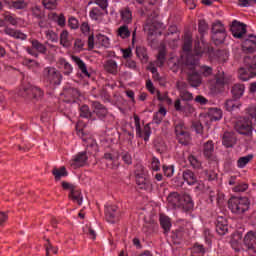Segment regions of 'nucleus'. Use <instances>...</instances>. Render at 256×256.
<instances>
[{
	"instance_id": "obj_1",
	"label": "nucleus",
	"mask_w": 256,
	"mask_h": 256,
	"mask_svg": "<svg viewBox=\"0 0 256 256\" xmlns=\"http://www.w3.org/2000/svg\"><path fill=\"white\" fill-rule=\"evenodd\" d=\"M199 65V59L194 55H187L183 62L182 69L187 75V82L190 87H199L201 85V74L197 72L196 68Z\"/></svg>"
},
{
	"instance_id": "obj_2",
	"label": "nucleus",
	"mask_w": 256,
	"mask_h": 256,
	"mask_svg": "<svg viewBox=\"0 0 256 256\" xmlns=\"http://www.w3.org/2000/svg\"><path fill=\"white\" fill-rule=\"evenodd\" d=\"M136 185L142 191H153V184L151 180L145 175V168L141 164L136 165L135 170Z\"/></svg>"
},
{
	"instance_id": "obj_3",
	"label": "nucleus",
	"mask_w": 256,
	"mask_h": 256,
	"mask_svg": "<svg viewBox=\"0 0 256 256\" xmlns=\"http://www.w3.org/2000/svg\"><path fill=\"white\" fill-rule=\"evenodd\" d=\"M228 208L236 215H241L245 211H249V198L232 197L228 201Z\"/></svg>"
},
{
	"instance_id": "obj_4",
	"label": "nucleus",
	"mask_w": 256,
	"mask_h": 256,
	"mask_svg": "<svg viewBox=\"0 0 256 256\" xmlns=\"http://www.w3.org/2000/svg\"><path fill=\"white\" fill-rule=\"evenodd\" d=\"M159 14L157 12H153L146 20L144 25V31L147 33L148 37H153L155 33H157L158 29L163 27V23L157 20Z\"/></svg>"
},
{
	"instance_id": "obj_5",
	"label": "nucleus",
	"mask_w": 256,
	"mask_h": 256,
	"mask_svg": "<svg viewBox=\"0 0 256 256\" xmlns=\"http://www.w3.org/2000/svg\"><path fill=\"white\" fill-rule=\"evenodd\" d=\"M43 79L49 85H61V81L63 80V75L54 67H46L43 70Z\"/></svg>"
},
{
	"instance_id": "obj_6",
	"label": "nucleus",
	"mask_w": 256,
	"mask_h": 256,
	"mask_svg": "<svg viewBox=\"0 0 256 256\" xmlns=\"http://www.w3.org/2000/svg\"><path fill=\"white\" fill-rule=\"evenodd\" d=\"M235 129L240 135L251 137L253 135V122L248 117L241 118L236 122Z\"/></svg>"
},
{
	"instance_id": "obj_7",
	"label": "nucleus",
	"mask_w": 256,
	"mask_h": 256,
	"mask_svg": "<svg viewBox=\"0 0 256 256\" xmlns=\"http://www.w3.org/2000/svg\"><path fill=\"white\" fill-rule=\"evenodd\" d=\"M19 95L21 97H25L26 99H30V101H41L43 99V92L40 88L37 87H29L20 89Z\"/></svg>"
},
{
	"instance_id": "obj_8",
	"label": "nucleus",
	"mask_w": 256,
	"mask_h": 256,
	"mask_svg": "<svg viewBox=\"0 0 256 256\" xmlns=\"http://www.w3.org/2000/svg\"><path fill=\"white\" fill-rule=\"evenodd\" d=\"M134 123L136 127V135L137 137L143 138L144 141H149V137H151V126L150 124H146L144 126L143 131H141V118L137 115H134Z\"/></svg>"
},
{
	"instance_id": "obj_9",
	"label": "nucleus",
	"mask_w": 256,
	"mask_h": 256,
	"mask_svg": "<svg viewBox=\"0 0 256 256\" xmlns=\"http://www.w3.org/2000/svg\"><path fill=\"white\" fill-rule=\"evenodd\" d=\"M230 31L236 39H241L247 33V25L234 20L230 26Z\"/></svg>"
},
{
	"instance_id": "obj_10",
	"label": "nucleus",
	"mask_w": 256,
	"mask_h": 256,
	"mask_svg": "<svg viewBox=\"0 0 256 256\" xmlns=\"http://www.w3.org/2000/svg\"><path fill=\"white\" fill-rule=\"evenodd\" d=\"M32 48L27 47L26 51L29 53V55H32L33 57H39L38 53H41L42 55L47 54V47L43 45V43L39 42V40H32ZM35 49V50H34ZM37 51V52H35Z\"/></svg>"
},
{
	"instance_id": "obj_11",
	"label": "nucleus",
	"mask_w": 256,
	"mask_h": 256,
	"mask_svg": "<svg viewBox=\"0 0 256 256\" xmlns=\"http://www.w3.org/2000/svg\"><path fill=\"white\" fill-rule=\"evenodd\" d=\"M92 108H93V113L97 115L98 119L103 120L109 114V110H107V107H105V105L101 104V102L99 101H93Z\"/></svg>"
},
{
	"instance_id": "obj_12",
	"label": "nucleus",
	"mask_w": 256,
	"mask_h": 256,
	"mask_svg": "<svg viewBox=\"0 0 256 256\" xmlns=\"http://www.w3.org/2000/svg\"><path fill=\"white\" fill-rule=\"evenodd\" d=\"M243 51L246 53H255L256 51V36L253 34L248 35V38L245 39L242 43Z\"/></svg>"
},
{
	"instance_id": "obj_13",
	"label": "nucleus",
	"mask_w": 256,
	"mask_h": 256,
	"mask_svg": "<svg viewBox=\"0 0 256 256\" xmlns=\"http://www.w3.org/2000/svg\"><path fill=\"white\" fill-rule=\"evenodd\" d=\"M244 245L249 249V251H253L256 253V232L249 231L244 237Z\"/></svg>"
},
{
	"instance_id": "obj_14",
	"label": "nucleus",
	"mask_w": 256,
	"mask_h": 256,
	"mask_svg": "<svg viewBox=\"0 0 256 256\" xmlns=\"http://www.w3.org/2000/svg\"><path fill=\"white\" fill-rule=\"evenodd\" d=\"M229 231V224L227 222V218L223 216H218L216 221V232L218 235H225Z\"/></svg>"
},
{
	"instance_id": "obj_15",
	"label": "nucleus",
	"mask_w": 256,
	"mask_h": 256,
	"mask_svg": "<svg viewBox=\"0 0 256 256\" xmlns=\"http://www.w3.org/2000/svg\"><path fill=\"white\" fill-rule=\"evenodd\" d=\"M179 209H182V211H191L193 209V200L191 199V196L189 194H184L180 196V206Z\"/></svg>"
},
{
	"instance_id": "obj_16",
	"label": "nucleus",
	"mask_w": 256,
	"mask_h": 256,
	"mask_svg": "<svg viewBox=\"0 0 256 256\" xmlns=\"http://www.w3.org/2000/svg\"><path fill=\"white\" fill-rule=\"evenodd\" d=\"M216 85L219 87H223L225 85H229L231 83V77L227 76L223 70H218L215 74Z\"/></svg>"
},
{
	"instance_id": "obj_17",
	"label": "nucleus",
	"mask_w": 256,
	"mask_h": 256,
	"mask_svg": "<svg viewBox=\"0 0 256 256\" xmlns=\"http://www.w3.org/2000/svg\"><path fill=\"white\" fill-rule=\"evenodd\" d=\"M120 17L125 25L133 23V11L128 6L120 10Z\"/></svg>"
},
{
	"instance_id": "obj_18",
	"label": "nucleus",
	"mask_w": 256,
	"mask_h": 256,
	"mask_svg": "<svg viewBox=\"0 0 256 256\" xmlns=\"http://www.w3.org/2000/svg\"><path fill=\"white\" fill-rule=\"evenodd\" d=\"M168 204L172 209H179L180 207V201H181V195L177 192H172L167 197Z\"/></svg>"
},
{
	"instance_id": "obj_19",
	"label": "nucleus",
	"mask_w": 256,
	"mask_h": 256,
	"mask_svg": "<svg viewBox=\"0 0 256 256\" xmlns=\"http://www.w3.org/2000/svg\"><path fill=\"white\" fill-rule=\"evenodd\" d=\"M232 97L234 99H241L245 93V85L241 83H236L231 88Z\"/></svg>"
},
{
	"instance_id": "obj_20",
	"label": "nucleus",
	"mask_w": 256,
	"mask_h": 256,
	"mask_svg": "<svg viewBox=\"0 0 256 256\" xmlns=\"http://www.w3.org/2000/svg\"><path fill=\"white\" fill-rule=\"evenodd\" d=\"M237 143V138L233 132H225L222 138V144L224 147H233Z\"/></svg>"
},
{
	"instance_id": "obj_21",
	"label": "nucleus",
	"mask_w": 256,
	"mask_h": 256,
	"mask_svg": "<svg viewBox=\"0 0 256 256\" xmlns=\"http://www.w3.org/2000/svg\"><path fill=\"white\" fill-rule=\"evenodd\" d=\"M213 151H215V146L213 145V141L209 140L204 144L203 154L206 159L210 161H215V156H213Z\"/></svg>"
},
{
	"instance_id": "obj_22",
	"label": "nucleus",
	"mask_w": 256,
	"mask_h": 256,
	"mask_svg": "<svg viewBox=\"0 0 256 256\" xmlns=\"http://www.w3.org/2000/svg\"><path fill=\"white\" fill-rule=\"evenodd\" d=\"M117 206H107L106 207V221L108 223H115L117 221Z\"/></svg>"
},
{
	"instance_id": "obj_23",
	"label": "nucleus",
	"mask_w": 256,
	"mask_h": 256,
	"mask_svg": "<svg viewBox=\"0 0 256 256\" xmlns=\"http://www.w3.org/2000/svg\"><path fill=\"white\" fill-rule=\"evenodd\" d=\"M87 152H79L73 159L71 166L73 167H83L87 163Z\"/></svg>"
},
{
	"instance_id": "obj_24",
	"label": "nucleus",
	"mask_w": 256,
	"mask_h": 256,
	"mask_svg": "<svg viewBox=\"0 0 256 256\" xmlns=\"http://www.w3.org/2000/svg\"><path fill=\"white\" fill-rule=\"evenodd\" d=\"M226 111H235L241 107V102L238 99H235L233 96L230 99H227L224 103Z\"/></svg>"
},
{
	"instance_id": "obj_25",
	"label": "nucleus",
	"mask_w": 256,
	"mask_h": 256,
	"mask_svg": "<svg viewBox=\"0 0 256 256\" xmlns=\"http://www.w3.org/2000/svg\"><path fill=\"white\" fill-rule=\"evenodd\" d=\"M52 175L54 176L55 181H61V177H67L69 172H67V168H65V166L60 168L54 167L52 169Z\"/></svg>"
},
{
	"instance_id": "obj_26",
	"label": "nucleus",
	"mask_w": 256,
	"mask_h": 256,
	"mask_svg": "<svg viewBox=\"0 0 256 256\" xmlns=\"http://www.w3.org/2000/svg\"><path fill=\"white\" fill-rule=\"evenodd\" d=\"M72 61L76 63L83 75H85L86 77H91V74H89V71H87V65L85 64V62H83V60H81L80 57L72 56Z\"/></svg>"
},
{
	"instance_id": "obj_27",
	"label": "nucleus",
	"mask_w": 256,
	"mask_h": 256,
	"mask_svg": "<svg viewBox=\"0 0 256 256\" xmlns=\"http://www.w3.org/2000/svg\"><path fill=\"white\" fill-rule=\"evenodd\" d=\"M182 177L188 185H195L197 183V175L191 170H185L182 174Z\"/></svg>"
},
{
	"instance_id": "obj_28",
	"label": "nucleus",
	"mask_w": 256,
	"mask_h": 256,
	"mask_svg": "<svg viewBox=\"0 0 256 256\" xmlns=\"http://www.w3.org/2000/svg\"><path fill=\"white\" fill-rule=\"evenodd\" d=\"M181 99H177L174 103V109L176 111H188L189 113H193V106H191V104L189 103H181Z\"/></svg>"
},
{
	"instance_id": "obj_29",
	"label": "nucleus",
	"mask_w": 256,
	"mask_h": 256,
	"mask_svg": "<svg viewBox=\"0 0 256 256\" xmlns=\"http://www.w3.org/2000/svg\"><path fill=\"white\" fill-rule=\"evenodd\" d=\"M68 197L72 201H76L78 205H83V194H81V190L74 188L72 192L69 193Z\"/></svg>"
},
{
	"instance_id": "obj_30",
	"label": "nucleus",
	"mask_w": 256,
	"mask_h": 256,
	"mask_svg": "<svg viewBox=\"0 0 256 256\" xmlns=\"http://www.w3.org/2000/svg\"><path fill=\"white\" fill-rule=\"evenodd\" d=\"M160 225L164 230V233H169L171 231V218L163 214L160 215Z\"/></svg>"
},
{
	"instance_id": "obj_31",
	"label": "nucleus",
	"mask_w": 256,
	"mask_h": 256,
	"mask_svg": "<svg viewBox=\"0 0 256 256\" xmlns=\"http://www.w3.org/2000/svg\"><path fill=\"white\" fill-rule=\"evenodd\" d=\"M136 55L143 63H147L149 61V55H147V48L143 46L136 47Z\"/></svg>"
},
{
	"instance_id": "obj_32",
	"label": "nucleus",
	"mask_w": 256,
	"mask_h": 256,
	"mask_svg": "<svg viewBox=\"0 0 256 256\" xmlns=\"http://www.w3.org/2000/svg\"><path fill=\"white\" fill-rule=\"evenodd\" d=\"M226 37L227 32H216L212 34V41L215 45H222V43H225Z\"/></svg>"
},
{
	"instance_id": "obj_33",
	"label": "nucleus",
	"mask_w": 256,
	"mask_h": 256,
	"mask_svg": "<svg viewBox=\"0 0 256 256\" xmlns=\"http://www.w3.org/2000/svg\"><path fill=\"white\" fill-rule=\"evenodd\" d=\"M165 115H167V109H165V107H160L159 111L153 116L154 123H156V125H161Z\"/></svg>"
},
{
	"instance_id": "obj_34",
	"label": "nucleus",
	"mask_w": 256,
	"mask_h": 256,
	"mask_svg": "<svg viewBox=\"0 0 256 256\" xmlns=\"http://www.w3.org/2000/svg\"><path fill=\"white\" fill-rule=\"evenodd\" d=\"M65 97L68 99H77L81 94L77 88L68 87L64 89Z\"/></svg>"
},
{
	"instance_id": "obj_35",
	"label": "nucleus",
	"mask_w": 256,
	"mask_h": 256,
	"mask_svg": "<svg viewBox=\"0 0 256 256\" xmlns=\"http://www.w3.org/2000/svg\"><path fill=\"white\" fill-rule=\"evenodd\" d=\"M209 115L210 121H220V119L223 117V111H221L219 108H211Z\"/></svg>"
},
{
	"instance_id": "obj_36",
	"label": "nucleus",
	"mask_w": 256,
	"mask_h": 256,
	"mask_svg": "<svg viewBox=\"0 0 256 256\" xmlns=\"http://www.w3.org/2000/svg\"><path fill=\"white\" fill-rule=\"evenodd\" d=\"M253 161V155L248 154L247 156L240 157L237 161V167L239 169H243L248 163H251Z\"/></svg>"
},
{
	"instance_id": "obj_37",
	"label": "nucleus",
	"mask_w": 256,
	"mask_h": 256,
	"mask_svg": "<svg viewBox=\"0 0 256 256\" xmlns=\"http://www.w3.org/2000/svg\"><path fill=\"white\" fill-rule=\"evenodd\" d=\"M118 36L122 39H129V37H131V31H129V26H127V24L118 28Z\"/></svg>"
},
{
	"instance_id": "obj_38",
	"label": "nucleus",
	"mask_w": 256,
	"mask_h": 256,
	"mask_svg": "<svg viewBox=\"0 0 256 256\" xmlns=\"http://www.w3.org/2000/svg\"><path fill=\"white\" fill-rule=\"evenodd\" d=\"M104 69L108 73L115 75L117 73V62H115V60H108L104 65Z\"/></svg>"
},
{
	"instance_id": "obj_39",
	"label": "nucleus",
	"mask_w": 256,
	"mask_h": 256,
	"mask_svg": "<svg viewBox=\"0 0 256 256\" xmlns=\"http://www.w3.org/2000/svg\"><path fill=\"white\" fill-rule=\"evenodd\" d=\"M44 248H45V254L53 253L54 255H57L59 253V248L57 246H53V244H51V240L49 239H46Z\"/></svg>"
},
{
	"instance_id": "obj_40",
	"label": "nucleus",
	"mask_w": 256,
	"mask_h": 256,
	"mask_svg": "<svg viewBox=\"0 0 256 256\" xmlns=\"http://www.w3.org/2000/svg\"><path fill=\"white\" fill-rule=\"evenodd\" d=\"M60 45H62V47H71V41L69 40V32L67 30H64L60 34Z\"/></svg>"
},
{
	"instance_id": "obj_41",
	"label": "nucleus",
	"mask_w": 256,
	"mask_h": 256,
	"mask_svg": "<svg viewBox=\"0 0 256 256\" xmlns=\"http://www.w3.org/2000/svg\"><path fill=\"white\" fill-rule=\"evenodd\" d=\"M176 139H178V142L181 145H187L191 141V134H189V132L186 131L183 132L182 134H178V136H176Z\"/></svg>"
},
{
	"instance_id": "obj_42",
	"label": "nucleus",
	"mask_w": 256,
	"mask_h": 256,
	"mask_svg": "<svg viewBox=\"0 0 256 256\" xmlns=\"http://www.w3.org/2000/svg\"><path fill=\"white\" fill-rule=\"evenodd\" d=\"M80 117L82 119H91L93 117V112L89 109V106L83 105L80 107Z\"/></svg>"
},
{
	"instance_id": "obj_43",
	"label": "nucleus",
	"mask_w": 256,
	"mask_h": 256,
	"mask_svg": "<svg viewBox=\"0 0 256 256\" xmlns=\"http://www.w3.org/2000/svg\"><path fill=\"white\" fill-rule=\"evenodd\" d=\"M180 100L183 103H189L190 101H193V93L189 92V90H182L180 92Z\"/></svg>"
},
{
	"instance_id": "obj_44",
	"label": "nucleus",
	"mask_w": 256,
	"mask_h": 256,
	"mask_svg": "<svg viewBox=\"0 0 256 256\" xmlns=\"http://www.w3.org/2000/svg\"><path fill=\"white\" fill-rule=\"evenodd\" d=\"M198 31H199L201 37H203L205 35V33H207L209 31V24H207V21H205V20L199 21Z\"/></svg>"
},
{
	"instance_id": "obj_45",
	"label": "nucleus",
	"mask_w": 256,
	"mask_h": 256,
	"mask_svg": "<svg viewBox=\"0 0 256 256\" xmlns=\"http://www.w3.org/2000/svg\"><path fill=\"white\" fill-rule=\"evenodd\" d=\"M212 34L214 33H226L225 26L221 23V21H217L212 24Z\"/></svg>"
},
{
	"instance_id": "obj_46",
	"label": "nucleus",
	"mask_w": 256,
	"mask_h": 256,
	"mask_svg": "<svg viewBox=\"0 0 256 256\" xmlns=\"http://www.w3.org/2000/svg\"><path fill=\"white\" fill-rule=\"evenodd\" d=\"M193 49V39L191 36L186 35L184 38L183 51L189 52Z\"/></svg>"
},
{
	"instance_id": "obj_47",
	"label": "nucleus",
	"mask_w": 256,
	"mask_h": 256,
	"mask_svg": "<svg viewBox=\"0 0 256 256\" xmlns=\"http://www.w3.org/2000/svg\"><path fill=\"white\" fill-rule=\"evenodd\" d=\"M166 55H167V52H165V49L159 50L158 56H157L158 63H159L158 67H163V65H165Z\"/></svg>"
},
{
	"instance_id": "obj_48",
	"label": "nucleus",
	"mask_w": 256,
	"mask_h": 256,
	"mask_svg": "<svg viewBox=\"0 0 256 256\" xmlns=\"http://www.w3.org/2000/svg\"><path fill=\"white\" fill-rule=\"evenodd\" d=\"M53 19L56 21L59 27H65L66 19L64 14H53Z\"/></svg>"
},
{
	"instance_id": "obj_49",
	"label": "nucleus",
	"mask_w": 256,
	"mask_h": 256,
	"mask_svg": "<svg viewBox=\"0 0 256 256\" xmlns=\"http://www.w3.org/2000/svg\"><path fill=\"white\" fill-rule=\"evenodd\" d=\"M97 41L102 47H105L106 49L109 48V38L107 36H103L101 34L97 35Z\"/></svg>"
},
{
	"instance_id": "obj_50",
	"label": "nucleus",
	"mask_w": 256,
	"mask_h": 256,
	"mask_svg": "<svg viewBox=\"0 0 256 256\" xmlns=\"http://www.w3.org/2000/svg\"><path fill=\"white\" fill-rule=\"evenodd\" d=\"M101 15H103V12H101V9L97 7L92 8V10L90 11V17L91 19H94V21H97V19H99Z\"/></svg>"
},
{
	"instance_id": "obj_51",
	"label": "nucleus",
	"mask_w": 256,
	"mask_h": 256,
	"mask_svg": "<svg viewBox=\"0 0 256 256\" xmlns=\"http://www.w3.org/2000/svg\"><path fill=\"white\" fill-rule=\"evenodd\" d=\"M203 53H205V50H203V48H201V46L198 42L194 46V54H187V55H193L195 57V59H199L197 57L203 55Z\"/></svg>"
},
{
	"instance_id": "obj_52",
	"label": "nucleus",
	"mask_w": 256,
	"mask_h": 256,
	"mask_svg": "<svg viewBox=\"0 0 256 256\" xmlns=\"http://www.w3.org/2000/svg\"><path fill=\"white\" fill-rule=\"evenodd\" d=\"M12 7L14 9H26L27 2L25 0L12 1Z\"/></svg>"
},
{
	"instance_id": "obj_53",
	"label": "nucleus",
	"mask_w": 256,
	"mask_h": 256,
	"mask_svg": "<svg viewBox=\"0 0 256 256\" xmlns=\"http://www.w3.org/2000/svg\"><path fill=\"white\" fill-rule=\"evenodd\" d=\"M192 129L198 134L203 135V124L199 121L192 122Z\"/></svg>"
},
{
	"instance_id": "obj_54",
	"label": "nucleus",
	"mask_w": 256,
	"mask_h": 256,
	"mask_svg": "<svg viewBox=\"0 0 256 256\" xmlns=\"http://www.w3.org/2000/svg\"><path fill=\"white\" fill-rule=\"evenodd\" d=\"M45 9H55L57 7V0H43Z\"/></svg>"
},
{
	"instance_id": "obj_55",
	"label": "nucleus",
	"mask_w": 256,
	"mask_h": 256,
	"mask_svg": "<svg viewBox=\"0 0 256 256\" xmlns=\"http://www.w3.org/2000/svg\"><path fill=\"white\" fill-rule=\"evenodd\" d=\"M68 25L71 29H79V20L72 16L68 20Z\"/></svg>"
},
{
	"instance_id": "obj_56",
	"label": "nucleus",
	"mask_w": 256,
	"mask_h": 256,
	"mask_svg": "<svg viewBox=\"0 0 256 256\" xmlns=\"http://www.w3.org/2000/svg\"><path fill=\"white\" fill-rule=\"evenodd\" d=\"M164 175L166 177H173V173H175L174 166H163Z\"/></svg>"
},
{
	"instance_id": "obj_57",
	"label": "nucleus",
	"mask_w": 256,
	"mask_h": 256,
	"mask_svg": "<svg viewBox=\"0 0 256 256\" xmlns=\"http://www.w3.org/2000/svg\"><path fill=\"white\" fill-rule=\"evenodd\" d=\"M121 157L126 165H131V163H133V158L131 157V154H129V152H122Z\"/></svg>"
},
{
	"instance_id": "obj_58",
	"label": "nucleus",
	"mask_w": 256,
	"mask_h": 256,
	"mask_svg": "<svg viewBox=\"0 0 256 256\" xmlns=\"http://www.w3.org/2000/svg\"><path fill=\"white\" fill-rule=\"evenodd\" d=\"M185 132H186V131H185V123L180 122V123H178V124L175 126L176 137H177L178 135H181V134L185 133Z\"/></svg>"
},
{
	"instance_id": "obj_59",
	"label": "nucleus",
	"mask_w": 256,
	"mask_h": 256,
	"mask_svg": "<svg viewBox=\"0 0 256 256\" xmlns=\"http://www.w3.org/2000/svg\"><path fill=\"white\" fill-rule=\"evenodd\" d=\"M189 162L194 169L201 168V162H199V160H197V158H195V156H189Z\"/></svg>"
},
{
	"instance_id": "obj_60",
	"label": "nucleus",
	"mask_w": 256,
	"mask_h": 256,
	"mask_svg": "<svg viewBox=\"0 0 256 256\" xmlns=\"http://www.w3.org/2000/svg\"><path fill=\"white\" fill-rule=\"evenodd\" d=\"M201 70H202V75H204V77H210V75H213V68L209 66H202Z\"/></svg>"
},
{
	"instance_id": "obj_61",
	"label": "nucleus",
	"mask_w": 256,
	"mask_h": 256,
	"mask_svg": "<svg viewBox=\"0 0 256 256\" xmlns=\"http://www.w3.org/2000/svg\"><path fill=\"white\" fill-rule=\"evenodd\" d=\"M62 188L65 190V191H70V193L74 190V189H77V186L69 183V182H65L63 181L62 182Z\"/></svg>"
},
{
	"instance_id": "obj_62",
	"label": "nucleus",
	"mask_w": 256,
	"mask_h": 256,
	"mask_svg": "<svg viewBox=\"0 0 256 256\" xmlns=\"http://www.w3.org/2000/svg\"><path fill=\"white\" fill-rule=\"evenodd\" d=\"M256 0H239V5L241 7H251L255 5Z\"/></svg>"
},
{
	"instance_id": "obj_63",
	"label": "nucleus",
	"mask_w": 256,
	"mask_h": 256,
	"mask_svg": "<svg viewBox=\"0 0 256 256\" xmlns=\"http://www.w3.org/2000/svg\"><path fill=\"white\" fill-rule=\"evenodd\" d=\"M70 73H73V67L69 62L64 61V75H69Z\"/></svg>"
},
{
	"instance_id": "obj_64",
	"label": "nucleus",
	"mask_w": 256,
	"mask_h": 256,
	"mask_svg": "<svg viewBox=\"0 0 256 256\" xmlns=\"http://www.w3.org/2000/svg\"><path fill=\"white\" fill-rule=\"evenodd\" d=\"M176 88L181 93V91H187V84L183 81H178L176 83Z\"/></svg>"
}]
</instances>
